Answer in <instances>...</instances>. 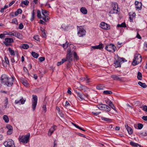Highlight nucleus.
Instances as JSON below:
<instances>
[{"label": "nucleus", "instance_id": "19", "mask_svg": "<svg viewBox=\"0 0 147 147\" xmlns=\"http://www.w3.org/2000/svg\"><path fill=\"white\" fill-rule=\"evenodd\" d=\"M80 88L81 90H84L85 92H88V91H89V89L85 86L81 85Z\"/></svg>", "mask_w": 147, "mask_h": 147}, {"label": "nucleus", "instance_id": "27", "mask_svg": "<svg viewBox=\"0 0 147 147\" xmlns=\"http://www.w3.org/2000/svg\"><path fill=\"white\" fill-rule=\"evenodd\" d=\"M74 49L72 50V49H71V52L72 51H73L72 54H73V55L74 58H75L76 60H78L79 59V58L78 56H77V53L76 52L74 51Z\"/></svg>", "mask_w": 147, "mask_h": 147}, {"label": "nucleus", "instance_id": "16", "mask_svg": "<svg viewBox=\"0 0 147 147\" xmlns=\"http://www.w3.org/2000/svg\"><path fill=\"white\" fill-rule=\"evenodd\" d=\"M136 8L138 10H140L142 8V3L141 2L136 1L135 2Z\"/></svg>", "mask_w": 147, "mask_h": 147}, {"label": "nucleus", "instance_id": "11", "mask_svg": "<svg viewBox=\"0 0 147 147\" xmlns=\"http://www.w3.org/2000/svg\"><path fill=\"white\" fill-rule=\"evenodd\" d=\"M124 59L123 58H118L114 63L115 67L116 68L120 67H121V64L123 61H124Z\"/></svg>", "mask_w": 147, "mask_h": 147}, {"label": "nucleus", "instance_id": "51", "mask_svg": "<svg viewBox=\"0 0 147 147\" xmlns=\"http://www.w3.org/2000/svg\"><path fill=\"white\" fill-rule=\"evenodd\" d=\"M24 28V26L22 23H21L19 24V28L21 30Z\"/></svg>", "mask_w": 147, "mask_h": 147}, {"label": "nucleus", "instance_id": "10", "mask_svg": "<svg viewBox=\"0 0 147 147\" xmlns=\"http://www.w3.org/2000/svg\"><path fill=\"white\" fill-rule=\"evenodd\" d=\"M98 106V108L101 110L104 111H110L111 109V108L110 107L107 105L105 104H100Z\"/></svg>", "mask_w": 147, "mask_h": 147}, {"label": "nucleus", "instance_id": "50", "mask_svg": "<svg viewBox=\"0 0 147 147\" xmlns=\"http://www.w3.org/2000/svg\"><path fill=\"white\" fill-rule=\"evenodd\" d=\"M5 103L4 106L5 107V108H6L7 107V105L8 103V99H7V98H6V99H5Z\"/></svg>", "mask_w": 147, "mask_h": 147}, {"label": "nucleus", "instance_id": "53", "mask_svg": "<svg viewBox=\"0 0 147 147\" xmlns=\"http://www.w3.org/2000/svg\"><path fill=\"white\" fill-rule=\"evenodd\" d=\"M110 106L114 110H115L116 112H117V111L115 109V107L113 103L112 104H111V105Z\"/></svg>", "mask_w": 147, "mask_h": 147}, {"label": "nucleus", "instance_id": "1", "mask_svg": "<svg viewBox=\"0 0 147 147\" xmlns=\"http://www.w3.org/2000/svg\"><path fill=\"white\" fill-rule=\"evenodd\" d=\"M71 48L75 49V47L73 45L71 44L70 45V48H68L67 49L66 58L62 59L61 61L63 64L67 61H69V63H70L72 61L73 51L71 52Z\"/></svg>", "mask_w": 147, "mask_h": 147}, {"label": "nucleus", "instance_id": "58", "mask_svg": "<svg viewBox=\"0 0 147 147\" xmlns=\"http://www.w3.org/2000/svg\"><path fill=\"white\" fill-rule=\"evenodd\" d=\"M12 129L11 130H8L7 132V134L10 135L12 134Z\"/></svg>", "mask_w": 147, "mask_h": 147}, {"label": "nucleus", "instance_id": "45", "mask_svg": "<svg viewBox=\"0 0 147 147\" xmlns=\"http://www.w3.org/2000/svg\"><path fill=\"white\" fill-rule=\"evenodd\" d=\"M34 38L35 40L37 41L39 40V37L38 35H36L34 36L33 37Z\"/></svg>", "mask_w": 147, "mask_h": 147}, {"label": "nucleus", "instance_id": "56", "mask_svg": "<svg viewBox=\"0 0 147 147\" xmlns=\"http://www.w3.org/2000/svg\"><path fill=\"white\" fill-rule=\"evenodd\" d=\"M5 34H0V38L1 39L5 37Z\"/></svg>", "mask_w": 147, "mask_h": 147}, {"label": "nucleus", "instance_id": "24", "mask_svg": "<svg viewBox=\"0 0 147 147\" xmlns=\"http://www.w3.org/2000/svg\"><path fill=\"white\" fill-rule=\"evenodd\" d=\"M130 144L131 146L134 147H137L138 146H139L140 147H141L140 145L132 141H131L130 142Z\"/></svg>", "mask_w": 147, "mask_h": 147}, {"label": "nucleus", "instance_id": "9", "mask_svg": "<svg viewBox=\"0 0 147 147\" xmlns=\"http://www.w3.org/2000/svg\"><path fill=\"white\" fill-rule=\"evenodd\" d=\"M38 98L36 95H32V108L33 111H34L36 108L37 102Z\"/></svg>", "mask_w": 147, "mask_h": 147}, {"label": "nucleus", "instance_id": "2", "mask_svg": "<svg viewBox=\"0 0 147 147\" xmlns=\"http://www.w3.org/2000/svg\"><path fill=\"white\" fill-rule=\"evenodd\" d=\"M14 77L9 78L8 76L5 74H3L1 76V83H3L7 86L10 87L13 84Z\"/></svg>", "mask_w": 147, "mask_h": 147}, {"label": "nucleus", "instance_id": "18", "mask_svg": "<svg viewBox=\"0 0 147 147\" xmlns=\"http://www.w3.org/2000/svg\"><path fill=\"white\" fill-rule=\"evenodd\" d=\"M76 92L77 95L78 99L80 101L82 100L83 99L82 94H83L82 93L78 92L77 91H76Z\"/></svg>", "mask_w": 147, "mask_h": 147}, {"label": "nucleus", "instance_id": "7", "mask_svg": "<svg viewBox=\"0 0 147 147\" xmlns=\"http://www.w3.org/2000/svg\"><path fill=\"white\" fill-rule=\"evenodd\" d=\"M77 30L78 32L77 33L78 36L79 37H82L84 36H85L86 34V31L81 26L78 27L77 26Z\"/></svg>", "mask_w": 147, "mask_h": 147}, {"label": "nucleus", "instance_id": "28", "mask_svg": "<svg viewBox=\"0 0 147 147\" xmlns=\"http://www.w3.org/2000/svg\"><path fill=\"white\" fill-rule=\"evenodd\" d=\"M138 84L140 86L143 87V88H146L147 87V85H146L145 83H142L141 82H139Z\"/></svg>", "mask_w": 147, "mask_h": 147}, {"label": "nucleus", "instance_id": "6", "mask_svg": "<svg viewBox=\"0 0 147 147\" xmlns=\"http://www.w3.org/2000/svg\"><path fill=\"white\" fill-rule=\"evenodd\" d=\"M105 49L109 52L113 53L117 49L114 44H111L107 45L105 47Z\"/></svg>", "mask_w": 147, "mask_h": 147}, {"label": "nucleus", "instance_id": "4", "mask_svg": "<svg viewBox=\"0 0 147 147\" xmlns=\"http://www.w3.org/2000/svg\"><path fill=\"white\" fill-rule=\"evenodd\" d=\"M30 134H27L25 136H20L19 138V140L20 142L24 143H27L29 139Z\"/></svg>", "mask_w": 147, "mask_h": 147}, {"label": "nucleus", "instance_id": "46", "mask_svg": "<svg viewBox=\"0 0 147 147\" xmlns=\"http://www.w3.org/2000/svg\"><path fill=\"white\" fill-rule=\"evenodd\" d=\"M6 33L8 35L15 36V32H8V33H7V32H6Z\"/></svg>", "mask_w": 147, "mask_h": 147}, {"label": "nucleus", "instance_id": "49", "mask_svg": "<svg viewBox=\"0 0 147 147\" xmlns=\"http://www.w3.org/2000/svg\"><path fill=\"white\" fill-rule=\"evenodd\" d=\"M20 103L21 104H24L26 101V100L24 99L23 98H21L20 100Z\"/></svg>", "mask_w": 147, "mask_h": 147}, {"label": "nucleus", "instance_id": "12", "mask_svg": "<svg viewBox=\"0 0 147 147\" xmlns=\"http://www.w3.org/2000/svg\"><path fill=\"white\" fill-rule=\"evenodd\" d=\"M100 26L102 29L106 30L110 29V27L109 25L104 22H102L100 23Z\"/></svg>", "mask_w": 147, "mask_h": 147}, {"label": "nucleus", "instance_id": "54", "mask_svg": "<svg viewBox=\"0 0 147 147\" xmlns=\"http://www.w3.org/2000/svg\"><path fill=\"white\" fill-rule=\"evenodd\" d=\"M57 113L60 115L61 117H63V114L61 111H59V112H58Z\"/></svg>", "mask_w": 147, "mask_h": 147}, {"label": "nucleus", "instance_id": "59", "mask_svg": "<svg viewBox=\"0 0 147 147\" xmlns=\"http://www.w3.org/2000/svg\"><path fill=\"white\" fill-rule=\"evenodd\" d=\"M142 119L145 121H147V116H143L142 117Z\"/></svg>", "mask_w": 147, "mask_h": 147}, {"label": "nucleus", "instance_id": "13", "mask_svg": "<svg viewBox=\"0 0 147 147\" xmlns=\"http://www.w3.org/2000/svg\"><path fill=\"white\" fill-rule=\"evenodd\" d=\"M5 40L3 43L7 47L11 45L10 43L13 42V39L11 38H6Z\"/></svg>", "mask_w": 147, "mask_h": 147}, {"label": "nucleus", "instance_id": "36", "mask_svg": "<svg viewBox=\"0 0 147 147\" xmlns=\"http://www.w3.org/2000/svg\"><path fill=\"white\" fill-rule=\"evenodd\" d=\"M35 16V13L34 12V10H33L32 13V16L31 18L30 19L31 21H33L34 20V17Z\"/></svg>", "mask_w": 147, "mask_h": 147}, {"label": "nucleus", "instance_id": "20", "mask_svg": "<svg viewBox=\"0 0 147 147\" xmlns=\"http://www.w3.org/2000/svg\"><path fill=\"white\" fill-rule=\"evenodd\" d=\"M136 14L135 13H131V12L129 13V20L130 22H132L133 20V18L136 17Z\"/></svg>", "mask_w": 147, "mask_h": 147}, {"label": "nucleus", "instance_id": "55", "mask_svg": "<svg viewBox=\"0 0 147 147\" xmlns=\"http://www.w3.org/2000/svg\"><path fill=\"white\" fill-rule=\"evenodd\" d=\"M48 16H45L44 17H42V18L45 21H47L49 20V19L48 18Z\"/></svg>", "mask_w": 147, "mask_h": 147}, {"label": "nucleus", "instance_id": "52", "mask_svg": "<svg viewBox=\"0 0 147 147\" xmlns=\"http://www.w3.org/2000/svg\"><path fill=\"white\" fill-rule=\"evenodd\" d=\"M6 127L8 130L12 129V127L9 125H6Z\"/></svg>", "mask_w": 147, "mask_h": 147}, {"label": "nucleus", "instance_id": "62", "mask_svg": "<svg viewBox=\"0 0 147 147\" xmlns=\"http://www.w3.org/2000/svg\"><path fill=\"white\" fill-rule=\"evenodd\" d=\"M17 11L19 14L21 13L22 12V9H18V10Z\"/></svg>", "mask_w": 147, "mask_h": 147}, {"label": "nucleus", "instance_id": "21", "mask_svg": "<svg viewBox=\"0 0 147 147\" xmlns=\"http://www.w3.org/2000/svg\"><path fill=\"white\" fill-rule=\"evenodd\" d=\"M125 126L128 134L130 135L132 134L133 132V130L129 126L127 125L126 126L125 125Z\"/></svg>", "mask_w": 147, "mask_h": 147}, {"label": "nucleus", "instance_id": "63", "mask_svg": "<svg viewBox=\"0 0 147 147\" xmlns=\"http://www.w3.org/2000/svg\"><path fill=\"white\" fill-rule=\"evenodd\" d=\"M70 90L71 88H68L67 91V92L69 94H71V91H70Z\"/></svg>", "mask_w": 147, "mask_h": 147}, {"label": "nucleus", "instance_id": "41", "mask_svg": "<svg viewBox=\"0 0 147 147\" xmlns=\"http://www.w3.org/2000/svg\"><path fill=\"white\" fill-rule=\"evenodd\" d=\"M103 93L106 94H111L112 93V91L109 90H105L103 92Z\"/></svg>", "mask_w": 147, "mask_h": 147}, {"label": "nucleus", "instance_id": "29", "mask_svg": "<svg viewBox=\"0 0 147 147\" xmlns=\"http://www.w3.org/2000/svg\"><path fill=\"white\" fill-rule=\"evenodd\" d=\"M42 13L45 16H48L49 15L48 11L45 10H42Z\"/></svg>", "mask_w": 147, "mask_h": 147}, {"label": "nucleus", "instance_id": "25", "mask_svg": "<svg viewBox=\"0 0 147 147\" xmlns=\"http://www.w3.org/2000/svg\"><path fill=\"white\" fill-rule=\"evenodd\" d=\"M101 119L102 121H107L109 122H111V119H110L104 117H101Z\"/></svg>", "mask_w": 147, "mask_h": 147}, {"label": "nucleus", "instance_id": "47", "mask_svg": "<svg viewBox=\"0 0 147 147\" xmlns=\"http://www.w3.org/2000/svg\"><path fill=\"white\" fill-rule=\"evenodd\" d=\"M5 62L7 64H9V61L8 59V58L6 56H5Z\"/></svg>", "mask_w": 147, "mask_h": 147}, {"label": "nucleus", "instance_id": "61", "mask_svg": "<svg viewBox=\"0 0 147 147\" xmlns=\"http://www.w3.org/2000/svg\"><path fill=\"white\" fill-rule=\"evenodd\" d=\"M40 23L41 24H43L44 25H45L46 23L43 21L42 20H40Z\"/></svg>", "mask_w": 147, "mask_h": 147}, {"label": "nucleus", "instance_id": "15", "mask_svg": "<svg viewBox=\"0 0 147 147\" xmlns=\"http://www.w3.org/2000/svg\"><path fill=\"white\" fill-rule=\"evenodd\" d=\"M103 44L101 43L99 44L98 45L95 46H92L91 47V50L92 51L95 49H102L104 47Z\"/></svg>", "mask_w": 147, "mask_h": 147}, {"label": "nucleus", "instance_id": "5", "mask_svg": "<svg viewBox=\"0 0 147 147\" xmlns=\"http://www.w3.org/2000/svg\"><path fill=\"white\" fill-rule=\"evenodd\" d=\"M119 11L118 5L116 3H112V8L111 11L109 12V13L113 14L117 13Z\"/></svg>", "mask_w": 147, "mask_h": 147}, {"label": "nucleus", "instance_id": "40", "mask_svg": "<svg viewBox=\"0 0 147 147\" xmlns=\"http://www.w3.org/2000/svg\"><path fill=\"white\" fill-rule=\"evenodd\" d=\"M29 1H28L27 0H25L23 1L22 3H21L23 4H24L26 5H28L29 3Z\"/></svg>", "mask_w": 147, "mask_h": 147}, {"label": "nucleus", "instance_id": "38", "mask_svg": "<svg viewBox=\"0 0 147 147\" xmlns=\"http://www.w3.org/2000/svg\"><path fill=\"white\" fill-rule=\"evenodd\" d=\"M22 47L24 49H27L29 48V46L28 44H24L22 45Z\"/></svg>", "mask_w": 147, "mask_h": 147}, {"label": "nucleus", "instance_id": "33", "mask_svg": "<svg viewBox=\"0 0 147 147\" xmlns=\"http://www.w3.org/2000/svg\"><path fill=\"white\" fill-rule=\"evenodd\" d=\"M3 119L6 123H8L9 121V119L8 116L6 115H4L3 116Z\"/></svg>", "mask_w": 147, "mask_h": 147}, {"label": "nucleus", "instance_id": "3", "mask_svg": "<svg viewBox=\"0 0 147 147\" xmlns=\"http://www.w3.org/2000/svg\"><path fill=\"white\" fill-rule=\"evenodd\" d=\"M142 60V58L141 55L139 54H136L135 55L132 64L133 65H136L140 63Z\"/></svg>", "mask_w": 147, "mask_h": 147}, {"label": "nucleus", "instance_id": "44", "mask_svg": "<svg viewBox=\"0 0 147 147\" xmlns=\"http://www.w3.org/2000/svg\"><path fill=\"white\" fill-rule=\"evenodd\" d=\"M144 48L145 50L147 51V42H145L144 45Z\"/></svg>", "mask_w": 147, "mask_h": 147}, {"label": "nucleus", "instance_id": "17", "mask_svg": "<svg viewBox=\"0 0 147 147\" xmlns=\"http://www.w3.org/2000/svg\"><path fill=\"white\" fill-rule=\"evenodd\" d=\"M56 126L53 125L52 127L49 129L48 132V135L49 136H51L52 134L54 132V131L56 129Z\"/></svg>", "mask_w": 147, "mask_h": 147}, {"label": "nucleus", "instance_id": "34", "mask_svg": "<svg viewBox=\"0 0 147 147\" xmlns=\"http://www.w3.org/2000/svg\"><path fill=\"white\" fill-rule=\"evenodd\" d=\"M72 124L73 125H74L78 129H79L80 130H82V131H85V130H84V129H83L82 127L79 126L78 125H77L76 124H74L73 123H72Z\"/></svg>", "mask_w": 147, "mask_h": 147}, {"label": "nucleus", "instance_id": "64", "mask_svg": "<svg viewBox=\"0 0 147 147\" xmlns=\"http://www.w3.org/2000/svg\"><path fill=\"white\" fill-rule=\"evenodd\" d=\"M33 77L35 80H36L37 78L38 77L36 74H34L33 75Z\"/></svg>", "mask_w": 147, "mask_h": 147}, {"label": "nucleus", "instance_id": "48", "mask_svg": "<svg viewBox=\"0 0 147 147\" xmlns=\"http://www.w3.org/2000/svg\"><path fill=\"white\" fill-rule=\"evenodd\" d=\"M39 61L42 62L45 60V58L44 57H40L38 59Z\"/></svg>", "mask_w": 147, "mask_h": 147}, {"label": "nucleus", "instance_id": "22", "mask_svg": "<svg viewBox=\"0 0 147 147\" xmlns=\"http://www.w3.org/2000/svg\"><path fill=\"white\" fill-rule=\"evenodd\" d=\"M15 36L17 37L20 39H22L23 38V36L20 33L18 32H15Z\"/></svg>", "mask_w": 147, "mask_h": 147}, {"label": "nucleus", "instance_id": "30", "mask_svg": "<svg viewBox=\"0 0 147 147\" xmlns=\"http://www.w3.org/2000/svg\"><path fill=\"white\" fill-rule=\"evenodd\" d=\"M32 56L35 58H37L39 56V55L34 52H32L31 53Z\"/></svg>", "mask_w": 147, "mask_h": 147}, {"label": "nucleus", "instance_id": "23", "mask_svg": "<svg viewBox=\"0 0 147 147\" xmlns=\"http://www.w3.org/2000/svg\"><path fill=\"white\" fill-rule=\"evenodd\" d=\"M81 12L84 14H86L87 13V11L85 7H82L80 9Z\"/></svg>", "mask_w": 147, "mask_h": 147}, {"label": "nucleus", "instance_id": "43", "mask_svg": "<svg viewBox=\"0 0 147 147\" xmlns=\"http://www.w3.org/2000/svg\"><path fill=\"white\" fill-rule=\"evenodd\" d=\"M138 129H141L143 127V125L141 123H139L138 124Z\"/></svg>", "mask_w": 147, "mask_h": 147}, {"label": "nucleus", "instance_id": "42", "mask_svg": "<svg viewBox=\"0 0 147 147\" xmlns=\"http://www.w3.org/2000/svg\"><path fill=\"white\" fill-rule=\"evenodd\" d=\"M12 23L16 24H18V20L16 18H15L12 19Z\"/></svg>", "mask_w": 147, "mask_h": 147}, {"label": "nucleus", "instance_id": "37", "mask_svg": "<svg viewBox=\"0 0 147 147\" xmlns=\"http://www.w3.org/2000/svg\"><path fill=\"white\" fill-rule=\"evenodd\" d=\"M37 17L38 18L40 19L42 18L41 15V12L39 10H38L37 11Z\"/></svg>", "mask_w": 147, "mask_h": 147}, {"label": "nucleus", "instance_id": "26", "mask_svg": "<svg viewBox=\"0 0 147 147\" xmlns=\"http://www.w3.org/2000/svg\"><path fill=\"white\" fill-rule=\"evenodd\" d=\"M8 49L10 54L12 56H14L15 55V52L10 47L8 48Z\"/></svg>", "mask_w": 147, "mask_h": 147}, {"label": "nucleus", "instance_id": "31", "mask_svg": "<svg viewBox=\"0 0 147 147\" xmlns=\"http://www.w3.org/2000/svg\"><path fill=\"white\" fill-rule=\"evenodd\" d=\"M104 88L103 85L101 84L98 85L96 87V89L98 90H103Z\"/></svg>", "mask_w": 147, "mask_h": 147}, {"label": "nucleus", "instance_id": "8", "mask_svg": "<svg viewBox=\"0 0 147 147\" xmlns=\"http://www.w3.org/2000/svg\"><path fill=\"white\" fill-rule=\"evenodd\" d=\"M4 145L5 147H15L14 141L11 139H9L5 141Z\"/></svg>", "mask_w": 147, "mask_h": 147}, {"label": "nucleus", "instance_id": "35", "mask_svg": "<svg viewBox=\"0 0 147 147\" xmlns=\"http://www.w3.org/2000/svg\"><path fill=\"white\" fill-rule=\"evenodd\" d=\"M137 78L139 80H141L142 79V74L140 72H138Z\"/></svg>", "mask_w": 147, "mask_h": 147}, {"label": "nucleus", "instance_id": "57", "mask_svg": "<svg viewBox=\"0 0 147 147\" xmlns=\"http://www.w3.org/2000/svg\"><path fill=\"white\" fill-rule=\"evenodd\" d=\"M143 109L146 111L147 112V106L146 105H144L143 106Z\"/></svg>", "mask_w": 147, "mask_h": 147}, {"label": "nucleus", "instance_id": "39", "mask_svg": "<svg viewBox=\"0 0 147 147\" xmlns=\"http://www.w3.org/2000/svg\"><path fill=\"white\" fill-rule=\"evenodd\" d=\"M42 108L43 109V112H44L45 113L47 111V108L46 107V103H44V104L43 105Z\"/></svg>", "mask_w": 147, "mask_h": 147}, {"label": "nucleus", "instance_id": "14", "mask_svg": "<svg viewBox=\"0 0 147 147\" xmlns=\"http://www.w3.org/2000/svg\"><path fill=\"white\" fill-rule=\"evenodd\" d=\"M111 78L115 80L118 81L120 82L123 81V78H122L120 77V75H112L111 76Z\"/></svg>", "mask_w": 147, "mask_h": 147}, {"label": "nucleus", "instance_id": "32", "mask_svg": "<svg viewBox=\"0 0 147 147\" xmlns=\"http://www.w3.org/2000/svg\"><path fill=\"white\" fill-rule=\"evenodd\" d=\"M118 27H124L125 28L126 27V26L125 22L122 23L121 24H118L117 25Z\"/></svg>", "mask_w": 147, "mask_h": 147}, {"label": "nucleus", "instance_id": "60", "mask_svg": "<svg viewBox=\"0 0 147 147\" xmlns=\"http://www.w3.org/2000/svg\"><path fill=\"white\" fill-rule=\"evenodd\" d=\"M136 37L139 39H141V36H140V35L139 34L138 32L137 33Z\"/></svg>", "mask_w": 147, "mask_h": 147}]
</instances>
